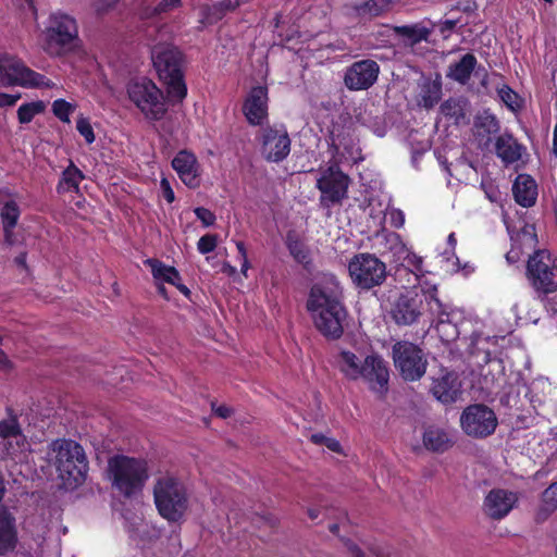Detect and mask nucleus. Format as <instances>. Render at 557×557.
Returning a JSON list of instances; mask_svg holds the SVG:
<instances>
[{"instance_id":"55","label":"nucleus","mask_w":557,"mask_h":557,"mask_svg":"<svg viewBox=\"0 0 557 557\" xmlns=\"http://www.w3.org/2000/svg\"><path fill=\"white\" fill-rule=\"evenodd\" d=\"M117 0H98L95 3V8L98 12L110 9Z\"/></svg>"},{"instance_id":"24","label":"nucleus","mask_w":557,"mask_h":557,"mask_svg":"<svg viewBox=\"0 0 557 557\" xmlns=\"http://www.w3.org/2000/svg\"><path fill=\"white\" fill-rule=\"evenodd\" d=\"M145 263L150 267L151 273L158 283L166 282L176 286L184 295L189 294V289L181 284V275L175 268L165 265L157 259H147Z\"/></svg>"},{"instance_id":"51","label":"nucleus","mask_w":557,"mask_h":557,"mask_svg":"<svg viewBox=\"0 0 557 557\" xmlns=\"http://www.w3.org/2000/svg\"><path fill=\"white\" fill-rule=\"evenodd\" d=\"M212 410L214 413L220 418H227L232 413V409L225 405H216L215 403L212 404Z\"/></svg>"},{"instance_id":"10","label":"nucleus","mask_w":557,"mask_h":557,"mask_svg":"<svg viewBox=\"0 0 557 557\" xmlns=\"http://www.w3.org/2000/svg\"><path fill=\"white\" fill-rule=\"evenodd\" d=\"M528 276L532 286L541 293L557 290V258L548 250H537L528 261Z\"/></svg>"},{"instance_id":"6","label":"nucleus","mask_w":557,"mask_h":557,"mask_svg":"<svg viewBox=\"0 0 557 557\" xmlns=\"http://www.w3.org/2000/svg\"><path fill=\"white\" fill-rule=\"evenodd\" d=\"M131 102L145 115L147 120L159 121L166 107L161 90L149 78L139 77L132 79L126 87Z\"/></svg>"},{"instance_id":"40","label":"nucleus","mask_w":557,"mask_h":557,"mask_svg":"<svg viewBox=\"0 0 557 557\" xmlns=\"http://www.w3.org/2000/svg\"><path fill=\"white\" fill-rule=\"evenodd\" d=\"M20 218V209L15 201H7L1 209L3 226H15Z\"/></svg>"},{"instance_id":"44","label":"nucleus","mask_w":557,"mask_h":557,"mask_svg":"<svg viewBox=\"0 0 557 557\" xmlns=\"http://www.w3.org/2000/svg\"><path fill=\"white\" fill-rule=\"evenodd\" d=\"M218 245V236L213 234H207L199 238L197 243V249L200 253L206 255L215 249Z\"/></svg>"},{"instance_id":"58","label":"nucleus","mask_w":557,"mask_h":557,"mask_svg":"<svg viewBox=\"0 0 557 557\" xmlns=\"http://www.w3.org/2000/svg\"><path fill=\"white\" fill-rule=\"evenodd\" d=\"M456 24H457V21H455V20H446L441 23L440 30L442 34H444L446 32H450L455 28Z\"/></svg>"},{"instance_id":"26","label":"nucleus","mask_w":557,"mask_h":557,"mask_svg":"<svg viewBox=\"0 0 557 557\" xmlns=\"http://www.w3.org/2000/svg\"><path fill=\"white\" fill-rule=\"evenodd\" d=\"M523 147L510 134H503L496 138V156L506 164L520 160Z\"/></svg>"},{"instance_id":"43","label":"nucleus","mask_w":557,"mask_h":557,"mask_svg":"<svg viewBox=\"0 0 557 557\" xmlns=\"http://www.w3.org/2000/svg\"><path fill=\"white\" fill-rule=\"evenodd\" d=\"M74 108L71 103L66 102L63 99H58L52 104V111L57 117H59L62 122H70V114L73 112Z\"/></svg>"},{"instance_id":"64","label":"nucleus","mask_w":557,"mask_h":557,"mask_svg":"<svg viewBox=\"0 0 557 557\" xmlns=\"http://www.w3.org/2000/svg\"><path fill=\"white\" fill-rule=\"evenodd\" d=\"M553 150L554 153L557 156V124L554 127Z\"/></svg>"},{"instance_id":"62","label":"nucleus","mask_w":557,"mask_h":557,"mask_svg":"<svg viewBox=\"0 0 557 557\" xmlns=\"http://www.w3.org/2000/svg\"><path fill=\"white\" fill-rule=\"evenodd\" d=\"M408 260H409V263H411L416 268V270L421 269L422 259L420 257L412 256Z\"/></svg>"},{"instance_id":"47","label":"nucleus","mask_w":557,"mask_h":557,"mask_svg":"<svg viewBox=\"0 0 557 557\" xmlns=\"http://www.w3.org/2000/svg\"><path fill=\"white\" fill-rule=\"evenodd\" d=\"M481 187L483 188L486 197L492 201L496 202L500 198L498 188L491 181H482Z\"/></svg>"},{"instance_id":"18","label":"nucleus","mask_w":557,"mask_h":557,"mask_svg":"<svg viewBox=\"0 0 557 557\" xmlns=\"http://www.w3.org/2000/svg\"><path fill=\"white\" fill-rule=\"evenodd\" d=\"M243 112L251 125H262L268 117V89L263 86L255 87L246 98Z\"/></svg>"},{"instance_id":"54","label":"nucleus","mask_w":557,"mask_h":557,"mask_svg":"<svg viewBox=\"0 0 557 557\" xmlns=\"http://www.w3.org/2000/svg\"><path fill=\"white\" fill-rule=\"evenodd\" d=\"M15 226H3V232H4V240L8 245L12 246L15 244V235H14V232H13V228Z\"/></svg>"},{"instance_id":"42","label":"nucleus","mask_w":557,"mask_h":557,"mask_svg":"<svg viewBox=\"0 0 557 557\" xmlns=\"http://www.w3.org/2000/svg\"><path fill=\"white\" fill-rule=\"evenodd\" d=\"M0 436L3 438H16V443L23 441L20 426L15 419L0 421Z\"/></svg>"},{"instance_id":"21","label":"nucleus","mask_w":557,"mask_h":557,"mask_svg":"<svg viewBox=\"0 0 557 557\" xmlns=\"http://www.w3.org/2000/svg\"><path fill=\"white\" fill-rule=\"evenodd\" d=\"M430 391L440 403L451 404L461 394V383L457 374L445 372L437 377H433Z\"/></svg>"},{"instance_id":"9","label":"nucleus","mask_w":557,"mask_h":557,"mask_svg":"<svg viewBox=\"0 0 557 557\" xmlns=\"http://www.w3.org/2000/svg\"><path fill=\"white\" fill-rule=\"evenodd\" d=\"M77 34L74 18L66 14H53L46 30L45 50L51 55H61L75 46Z\"/></svg>"},{"instance_id":"29","label":"nucleus","mask_w":557,"mask_h":557,"mask_svg":"<svg viewBox=\"0 0 557 557\" xmlns=\"http://www.w3.org/2000/svg\"><path fill=\"white\" fill-rule=\"evenodd\" d=\"M395 34L401 38L405 46L413 47L414 45L426 41L432 34V28L423 23L411 25H403L394 27Z\"/></svg>"},{"instance_id":"2","label":"nucleus","mask_w":557,"mask_h":557,"mask_svg":"<svg viewBox=\"0 0 557 557\" xmlns=\"http://www.w3.org/2000/svg\"><path fill=\"white\" fill-rule=\"evenodd\" d=\"M108 470L112 485L125 497L139 493L149 478L145 459L117 455L109 459Z\"/></svg>"},{"instance_id":"45","label":"nucleus","mask_w":557,"mask_h":557,"mask_svg":"<svg viewBox=\"0 0 557 557\" xmlns=\"http://www.w3.org/2000/svg\"><path fill=\"white\" fill-rule=\"evenodd\" d=\"M518 240L528 248H533L536 244V235L534 234L533 226H524L517 235Z\"/></svg>"},{"instance_id":"8","label":"nucleus","mask_w":557,"mask_h":557,"mask_svg":"<svg viewBox=\"0 0 557 557\" xmlns=\"http://www.w3.org/2000/svg\"><path fill=\"white\" fill-rule=\"evenodd\" d=\"M348 272L352 283L361 289L380 286L386 280V265L376 256L358 253L348 263Z\"/></svg>"},{"instance_id":"17","label":"nucleus","mask_w":557,"mask_h":557,"mask_svg":"<svg viewBox=\"0 0 557 557\" xmlns=\"http://www.w3.org/2000/svg\"><path fill=\"white\" fill-rule=\"evenodd\" d=\"M360 380L368 383L371 391L383 395L387 391L389 372L386 362L377 355L363 358Z\"/></svg>"},{"instance_id":"11","label":"nucleus","mask_w":557,"mask_h":557,"mask_svg":"<svg viewBox=\"0 0 557 557\" xmlns=\"http://www.w3.org/2000/svg\"><path fill=\"white\" fill-rule=\"evenodd\" d=\"M393 360L401 377L418 381L426 371L428 360L422 349L409 342H398L393 346Z\"/></svg>"},{"instance_id":"50","label":"nucleus","mask_w":557,"mask_h":557,"mask_svg":"<svg viewBox=\"0 0 557 557\" xmlns=\"http://www.w3.org/2000/svg\"><path fill=\"white\" fill-rule=\"evenodd\" d=\"M160 187H161V190H162V195L164 197V199L169 202V203H172L175 199V195H174V191L170 185V182L168 181V178L163 177L160 182Z\"/></svg>"},{"instance_id":"52","label":"nucleus","mask_w":557,"mask_h":557,"mask_svg":"<svg viewBox=\"0 0 557 557\" xmlns=\"http://www.w3.org/2000/svg\"><path fill=\"white\" fill-rule=\"evenodd\" d=\"M391 223L395 227H401L405 223L404 213L400 210H393L391 212Z\"/></svg>"},{"instance_id":"37","label":"nucleus","mask_w":557,"mask_h":557,"mask_svg":"<svg viewBox=\"0 0 557 557\" xmlns=\"http://www.w3.org/2000/svg\"><path fill=\"white\" fill-rule=\"evenodd\" d=\"M389 5V0H368L364 3L357 5L356 10L358 14L362 16H377L388 10Z\"/></svg>"},{"instance_id":"5","label":"nucleus","mask_w":557,"mask_h":557,"mask_svg":"<svg viewBox=\"0 0 557 557\" xmlns=\"http://www.w3.org/2000/svg\"><path fill=\"white\" fill-rule=\"evenodd\" d=\"M154 503L159 513L172 522L180 521L188 507L185 486L171 475L159 476L153 486Z\"/></svg>"},{"instance_id":"33","label":"nucleus","mask_w":557,"mask_h":557,"mask_svg":"<svg viewBox=\"0 0 557 557\" xmlns=\"http://www.w3.org/2000/svg\"><path fill=\"white\" fill-rule=\"evenodd\" d=\"M557 509V482L552 483L541 495V502L535 513L537 522H544Z\"/></svg>"},{"instance_id":"22","label":"nucleus","mask_w":557,"mask_h":557,"mask_svg":"<svg viewBox=\"0 0 557 557\" xmlns=\"http://www.w3.org/2000/svg\"><path fill=\"white\" fill-rule=\"evenodd\" d=\"M17 545V529L14 516L7 509H0V555L4 556Z\"/></svg>"},{"instance_id":"4","label":"nucleus","mask_w":557,"mask_h":557,"mask_svg":"<svg viewBox=\"0 0 557 557\" xmlns=\"http://www.w3.org/2000/svg\"><path fill=\"white\" fill-rule=\"evenodd\" d=\"M159 78L166 85L170 97L182 100L187 92L183 81V55L171 45H158L151 53Z\"/></svg>"},{"instance_id":"61","label":"nucleus","mask_w":557,"mask_h":557,"mask_svg":"<svg viewBox=\"0 0 557 557\" xmlns=\"http://www.w3.org/2000/svg\"><path fill=\"white\" fill-rule=\"evenodd\" d=\"M325 440H326V436H324L321 433H317V434H312L311 435V441L314 444H318V445H324Z\"/></svg>"},{"instance_id":"32","label":"nucleus","mask_w":557,"mask_h":557,"mask_svg":"<svg viewBox=\"0 0 557 557\" xmlns=\"http://www.w3.org/2000/svg\"><path fill=\"white\" fill-rule=\"evenodd\" d=\"M499 129V122L494 114L484 111L476 115L474 120L475 136L485 139V144H488L491 136L497 134Z\"/></svg>"},{"instance_id":"23","label":"nucleus","mask_w":557,"mask_h":557,"mask_svg":"<svg viewBox=\"0 0 557 557\" xmlns=\"http://www.w3.org/2000/svg\"><path fill=\"white\" fill-rule=\"evenodd\" d=\"M512 193L517 203L529 208L536 201L537 186L530 175L519 174L513 183Z\"/></svg>"},{"instance_id":"15","label":"nucleus","mask_w":557,"mask_h":557,"mask_svg":"<svg viewBox=\"0 0 557 557\" xmlns=\"http://www.w3.org/2000/svg\"><path fill=\"white\" fill-rule=\"evenodd\" d=\"M380 65L370 59L354 62L344 74V84L349 90H366L375 84Z\"/></svg>"},{"instance_id":"53","label":"nucleus","mask_w":557,"mask_h":557,"mask_svg":"<svg viewBox=\"0 0 557 557\" xmlns=\"http://www.w3.org/2000/svg\"><path fill=\"white\" fill-rule=\"evenodd\" d=\"M20 96L0 92V107H12L18 100Z\"/></svg>"},{"instance_id":"3","label":"nucleus","mask_w":557,"mask_h":557,"mask_svg":"<svg viewBox=\"0 0 557 557\" xmlns=\"http://www.w3.org/2000/svg\"><path fill=\"white\" fill-rule=\"evenodd\" d=\"M54 465L59 478L66 488H75L86 478L88 462L83 447L74 441L61 440L53 443Z\"/></svg>"},{"instance_id":"35","label":"nucleus","mask_w":557,"mask_h":557,"mask_svg":"<svg viewBox=\"0 0 557 557\" xmlns=\"http://www.w3.org/2000/svg\"><path fill=\"white\" fill-rule=\"evenodd\" d=\"M84 180V174L74 163L63 171L62 177L58 184L59 193L78 191L79 183Z\"/></svg>"},{"instance_id":"25","label":"nucleus","mask_w":557,"mask_h":557,"mask_svg":"<svg viewBox=\"0 0 557 557\" xmlns=\"http://www.w3.org/2000/svg\"><path fill=\"white\" fill-rule=\"evenodd\" d=\"M420 315L418 300L409 295H401L393 308V318L397 324L409 325Z\"/></svg>"},{"instance_id":"12","label":"nucleus","mask_w":557,"mask_h":557,"mask_svg":"<svg viewBox=\"0 0 557 557\" xmlns=\"http://www.w3.org/2000/svg\"><path fill=\"white\" fill-rule=\"evenodd\" d=\"M349 183L348 175L343 173L337 164L323 169L317 180V188L321 193L320 206L330 209L334 205H339L347 198Z\"/></svg>"},{"instance_id":"30","label":"nucleus","mask_w":557,"mask_h":557,"mask_svg":"<svg viewBox=\"0 0 557 557\" xmlns=\"http://www.w3.org/2000/svg\"><path fill=\"white\" fill-rule=\"evenodd\" d=\"M476 63V58L472 53H466L459 61L449 64L446 76L465 85L470 79Z\"/></svg>"},{"instance_id":"57","label":"nucleus","mask_w":557,"mask_h":557,"mask_svg":"<svg viewBox=\"0 0 557 557\" xmlns=\"http://www.w3.org/2000/svg\"><path fill=\"white\" fill-rule=\"evenodd\" d=\"M324 445L332 451L339 453L341 444L335 438L326 437Z\"/></svg>"},{"instance_id":"16","label":"nucleus","mask_w":557,"mask_h":557,"mask_svg":"<svg viewBox=\"0 0 557 557\" xmlns=\"http://www.w3.org/2000/svg\"><path fill=\"white\" fill-rule=\"evenodd\" d=\"M424 299L428 310L437 319L436 330L441 337L447 342L455 339L458 336V330L456 325L450 323V308L437 297L436 286H432L424 292Z\"/></svg>"},{"instance_id":"59","label":"nucleus","mask_w":557,"mask_h":557,"mask_svg":"<svg viewBox=\"0 0 557 557\" xmlns=\"http://www.w3.org/2000/svg\"><path fill=\"white\" fill-rule=\"evenodd\" d=\"M11 368V362L9 361L5 354L0 349V370H8Z\"/></svg>"},{"instance_id":"13","label":"nucleus","mask_w":557,"mask_h":557,"mask_svg":"<svg viewBox=\"0 0 557 557\" xmlns=\"http://www.w3.org/2000/svg\"><path fill=\"white\" fill-rule=\"evenodd\" d=\"M460 426L467 435L483 438L494 433L497 426V418L487 406L471 405L462 411Z\"/></svg>"},{"instance_id":"56","label":"nucleus","mask_w":557,"mask_h":557,"mask_svg":"<svg viewBox=\"0 0 557 557\" xmlns=\"http://www.w3.org/2000/svg\"><path fill=\"white\" fill-rule=\"evenodd\" d=\"M521 251L517 247H512L506 255V259L509 262H517L520 259Z\"/></svg>"},{"instance_id":"46","label":"nucleus","mask_w":557,"mask_h":557,"mask_svg":"<svg viewBox=\"0 0 557 557\" xmlns=\"http://www.w3.org/2000/svg\"><path fill=\"white\" fill-rule=\"evenodd\" d=\"M76 128L78 133L85 138L87 144H92L95 141L94 129L88 120L81 117L76 123Z\"/></svg>"},{"instance_id":"39","label":"nucleus","mask_w":557,"mask_h":557,"mask_svg":"<svg viewBox=\"0 0 557 557\" xmlns=\"http://www.w3.org/2000/svg\"><path fill=\"white\" fill-rule=\"evenodd\" d=\"M45 110V104L41 101L29 102L22 104L17 110V119L20 123H29L35 115L41 113Z\"/></svg>"},{"instance_id":"19","label":"nucleus","mask_w":557,"mask_h":557,"mask_svg":"<svg viewBox=\"0 0 557 557\" xmlns=\"http://www.w3.org/2000/svg\"><path fill=\"white\" fill-rule=\"evenodd\" d=\"M172 168L181 181L189 188H196L200 185V165L194 153L181 150L173 158Z\"/></svg>"},{"instance_id":"7","label":"nucleus","mask_w":557,"mask_h":557,"mask_svg":"<svg viewBox=\"0 0 557 557\" xmlns=\"http://www.w3.org/2000/svg\"><path fill=\"white\" fill-rule=\"evenodd\" d=\"M0 85L4 87L17 85L26 88L54 86L44 75L34 72L20 59L7 53L0 54Z\"/></svg>"},{"instance_id":"31","label":"nucleus","mask_w":557,"mask_h":557,"mask_svg":"<svg viewBox=\"0 0 557 557\" xmlns=\"http://www.w3.org/2000/svg\"><path fill=\"white\" fill-rule=\"evenodd\" d=\"M442 97V82L437 76L435 79L424 78L420 84L419 104L431 109L438 103Z\"/></svg>"},{"instance_id":"20","label":"nucleus","mask_w":557,"mask_h":557,"mask_svg":"<svg viewBox=\"0 0 557 557\" xmlns=\"http://www.w3.org/2000/svg\"><path fill=\"white\" fill-rule=\"evenodd\" d=\"M518 502V495L506 490H492L484 500L486 513L493 519L506 517Z\"/></svg>"},{"instance_id":"41","label":"nucleus","mask_w":557,"mask_h":557,"mask_svg":"<svg viewBox=\"0 0 557 557\" xmlns=\"http://www.w3.org/2000/svg\"><path fill=\"white\" fill-rule=\"evenodd\" d=\"M181 5V0H162L156 7L146 8L143 11L144 17H152L163 13H168Z\"/></svg>"},{"instance_id":"27","label":"nucleus","mask_w":557,"mask_h":557,"mask_svg":"<svg viewBox=\"0 0 557 557\" xmlns=\"http://www.w3.org/2000/svg\"><path fill=\"white\" fill-rule=\"evenodd\" d=\"M422 442L423 446L433 453H444L454 445L451 436L438 426L426 428L423 432Z\"/></svg>"},{"instance_id":"28","label":"nucleus","mask_w":557,"mask_h":557,"mask_svg":"<svg viewBox=\"0 0 557 557\" xmlns=\"http://www.w3.org/2000/svg\"><path fill=\"white\" fill-rule=\"evenodd\" d=\"M336 366L346 379L357 381L362 375L363 358L352 351L342 350L336 357Z\"/></svg>"},{"instance_id":"60","label":"nucleus","mask_w":557,"mask_h":557,"mask_svg":"<svg viewBox=\"0 0 557 557\" xmlns=\"http://www.w3.org/2000/svg\"><path fill=\"white\" fill-rule=\"evenodd\" d=\"M347 547L352 557H364L363 553L360 550V548L357 545L349 543L347 545Z\"/></svg>"},{"instance_id":"49","label":"nucleus","mask_w":557,"mask_h":557,"mask_svg":"<svg viewBox=\"0 0 557 557\" xmlns=\"http://www.w3.org/2000/svg\"><path fill=\"white\" fill-rule=\"evenodd\" d=\"M196 216L202 222L205 226H210L215 221V215L208 209L199 207L194 210Z\"/></svg>"},{"instance_id":"63","label":"nucleus","mask_w":557,"mask_h":557,"mask_svg":"<svg viewBox=\"0 0 557 557\" xmlns=\"http://www.w3.org/2000/svg\"><path fill=\"white\" fill-rule=\"evenodd\" d=\"M14 262H15L18 267L26 268V253H25V252H23V253L18 255V256L14 259Z\"/></svg>"},{"instance_id":"34","label":"nucleus","mask_w":557,"mask_h":557,"mask_svg":"<svg viewBox=\"0 0 557 557\" xmlns=\"http://www.w3.org/2000/svg\"><path fill=\"white\" fill-rule=\"evenodd\" d=\"M240 5L238 0H222L212 5H205L201 8L202 18L212 24L220 21L226 12L234 11Z\"/></svg>"},{"instance_id":"1","label":"nucleus","mask_w":557,"mask_h":557,"mask_svg":"<svg viewBox=\"0 0 557 557\" xmlns=\"http://www.w3.org/2000/svg\"><path fill=\"white\" fill-rule=\"evenodd\" d=\"M343 299V287L333 275L324 276L310 289L307 310L317 330L329 339H338L344 333L347 311Z\"/></svg>"},{"instance_id":"38","label":"nucleus","mask_w":557,"mask_h":557,"mask_svg":"<svg viewBox=\"0 0 557 557\" xmlns=\"http://www.w3.org/2000/svg\"><path fill=\"white\" fill-rule=\"evenodd\" d=\"M498 96L504 104L511 111H518L522 107V100L519 95L508 85H503L497 89Z\"/></svg>"},{"instance_id":"14","label":"nucleus","mask_w":557,"mask_h":557,"mask_svg":"<svg viewBox=\"0 0 557 557\" xmlns=\"http://www.w3.org/2000/svg\"><path fill=\"white\" fill-rule=\"evenodd\" d=\"M258 140L261 145V154L269 162H281L290 152V138L282 125L261 128Z\"/></svg>"},{"instance_id":"48","label":"nucleus","mask_w":557,"mask_h":557,"mask_svg":"<svg viewBox=\"0 0 557 557\" xmlns=\"http://www.w3.org/2000/svg\"><path fill=\"white\" fill-rule=\"evenodd\" d=\"M441 111L444 115L457 117L460 114L461 109L456 100L449 99L441 106Z\"/></svg>"},{"instance_id":"36","label":"nucleus","mask_w":557,"mask_h":557,"mask_svg":"<svg viewBox=\"0 0 557 557\" xmlns=\"http://www.w3.org/2000/svg\"><path fill=\"white\" fill-rule=\"evenodd\" d=\"M286 244L290 255L297 262L305 265L309 263V250L301 240L296 238L294 235L288 234Z\"/></svg>"}]
</instances>
